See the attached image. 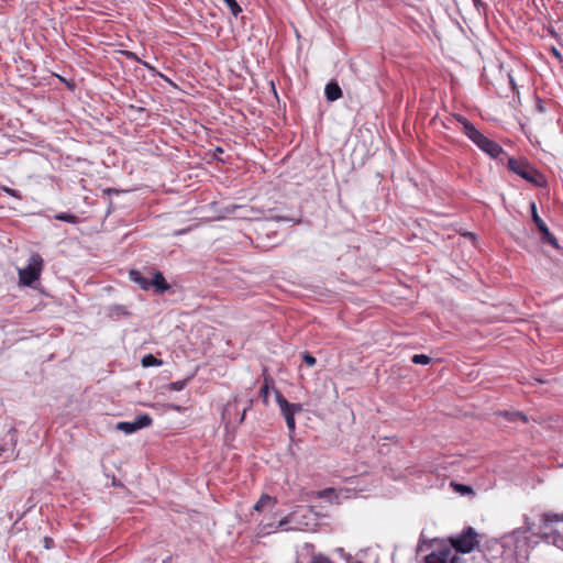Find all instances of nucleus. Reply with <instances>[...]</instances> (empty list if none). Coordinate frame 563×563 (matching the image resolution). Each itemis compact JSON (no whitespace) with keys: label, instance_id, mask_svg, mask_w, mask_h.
<instances>
[{"label":"nucleus","instance_id":"obj_14","mask_svg":"<svg viewBox=\"0 0 563 563\" xmlns=\"http://www.w3.org/2000/svg\"><path fill=\"white\" fill-rule=\"evenodd\" d=\"M238 402H239V397H238V396H235V397L233 398V402H229V404L224 407L223 412H222V419H223V420H227V423H229V422H230L231 417H232V415H233V411H235V410H236V404H238Z\"/></svg>","mask_w":563,"mask_h":563},{"label":"nucleus","instance_id":"obj_37","mask_svg":"<svg viewBox=\"0 0 563 563\" xmlns=\"http://www.w3.org/2000/svg\"><path fill=\"white\" fill-rule=\"evenodd\" d=\"M172 409L176 410V411H183V407L178 406V405H170L169 406Z\"/></svg>","mask_w":563,"mask_h":563},{"label":"nucleus","instance_id":"obj_7","mask_svg":"<svg viewBox=\"0 0 563 563\" xmlns=\"http://www.w3.org/2000/svg\"><path fill=\"white\" fill-rule=\"evenodd\" d=\"M531 208H532V220L536 223L539 232L541 233L542 242L548 243V244L554 246L555 249H559L558 241H556L555 236L550 232V230L547 227V224L544 223V221L537 213L536 205L532 203Z\"/></svg>","mask_w":563,"mask_h":563},{"label":"nucleus","instance_id":"obj_16","mask_svg":"<svg viewBox=\"0 0 563 563\" xmlns=\"http://www.w3.org/2000/svg\"><path fill=\"white\" fill-rule=\"evenodd\" d=\"M134 422H135V426L137 428V430H141L143 428H146V427H150L153 422V419L150 415L147 413H142V415H139L135 419H134Z\"/></svg>","mask_w":563,"mask_h":563},{"label":"nucleus","instance_id":"obj_34","mask_svg":"<svg viewBox=\"0 0 563 563\" xmlns=\"http://www.w3.org/2000/svg\"><path fill=\"white\" fill-rule=\"evenodd\" d=\"M552 54L559 59L562 58L561 53L555 47L552 48Z\"/></svg>","mask_w":563,"mask_h":563},{"label":"nucleus","instance_id":"obj_22","mask_svg":"<svg viewBox=\"0 0 563 563\" xmlns=\"http://www.w3.org/2000/svg\"><path fill=\"white\" fill-rule=\"evenodd\" d=\"M223 1L234 16H238L242 12V9H241L240 4L236 2V0H223Z\"/></svg>","mask_w":563,"mask_h":563},{"label":"nucleus","instance_id":"obj_17","mask_svg":"<svg viewBox=\"0 0 563 563\" xmlns=\"http://www.w3.org/2000/svg\"><path fill=\"white\" fill-rule=\"evenodd\" d=\"M143 367H152V366H161L163 361L154 356L153 354H147L142 357L141 361Z\"/></svg>","mask_w":563,"mask_h":563},{"label":"nucleus","instance_id":"obj_29","mask_svg":"<svg viewBox=\"0 0 563 563\" xmlns=\"http://www.w3.org/2000/svg\"><path fill=\"white\" fill-rule=\"evenodd\" d=\"M290 522V518L289 516L283 518L282 520H279L278 525L276 526L275 530L274 531H277V530H288V525Z\"/></svg>","mask_w":563,"mask_h":563},{"label":"nucleus","instance_id":"obj_5","mask_svg":"<svg viewBox=\"0 0 563 563\" xmlns=\"http://www.w3.org/2000/svg\"><path fill=\"white\" fill-rule=\"evenodd\" d=\"M43 268V258L34 253L30 256L29 263L24 268L19 269L20 282L25 286H32L41 275Z\"/></svg>","mask_w":563,"mask_h":563},{"label":"nucleus","instance_id":"obj_21","mask_svg":"<svg viewBox=\"0 0 563 563\" xmlns=\"http://www.w3.org/2000/svg\"><path fill=\"white\" fill-rule=\"evenodd\" d=\"M309 563H334L329 556L322 553H312Z\"/></svg>","mask_w":563,"mask_h":563},{"label":"nucleus","instance_id":"obj_33","mask_svg":"<svg viewBox=\"0 0 563 563\" xmlns=\"http://www.w3.org/2000/svg\"><path fill=\"white\" fill-rule=\"evenodd\" d=\"M9 434H11V441H12L13 445H15L16 440L14 439V437H15V434H16V429L11 428V429L9 430Z\"/></svg>","mask_w":563,"mask_h":563},{"label":"nucleus","instance_id":"obj_6","mask_svg":"<svg viewBox=\"0 0 563 563\" xmlns=\"http://www.w3.org/2000/svg\"><path fill=\"white\" fill-rule=\"evenodd\" d=\"M424 563H460V556L449 547H441L424 558Z\"/></svg>","mask_w":563,"mask_h":563},{"label":"nucleus","instance_id":"obj_36","mask_svg":"<svg viewBox=\"0 0 563 563\" xmlns=\"http://www.w3.org/2000/svg\"><path fill=\"white\" fill-rule=\"evenodd\" d=\"M473 1L477 9H479L481 7H485V4L481 0H473Z\"/></svg>","mask_w":563,"mask_h":563},{"label":"nucleus","instance_id":"obj_30","mask_svg":"<svg viewBox=\"0 0 563 563\" xmlns=\"http://www.w3.org/2000/svg\"><path fill=\"white\" fill-rule=\"evenodd\" d=\"M43 544H44V548H45L46 550H51V549H53V548H54L55 542H54L53 538H51V537H44V539H43Z\"/></svg>","mask_w":563,"mask_h":563},{"label":"nucleus","instance_id":"obj_24","mask_svg":"<svg viewBox=\"0 0 563 563\" xmlns=\"http://www.w3.org/2000/svg\"><path fill=\"white\" fill-rule=\"evenodd\" d=\"M543 539H544L547 542H550V539H552V540H551V542H552L554 545L559 547V548H561V547L563 545V537H562L560 533H558V534H555V536H553V537H552L551 534H549V533H545V534L543 536Z\"/></svg>","mask_w":563,"mask_h":563},{"label":"nucleus","instance_id":"obj_13","mask_svg":"<svg viewBox=\"0 0 563 563\" xmlns=\"http://www.w3.org/2000/svg\"><path fill=\"white\" fill-rule=\"evenodd\" d=\"M271 388H274V380H273L272 377L265 376L264 377V383H263V385L261 387V390H260L264 404L268 402L269 389Z\"/></svg>","mask_w":563,"mask_h":563},{"label":"nucleus","instance_id":"obj_25","mask_svg":"<svg viewBox=\"0 0 563 563\" xmlns=\"http://www.w3.org/2000/svg\"><path fill=\"white\" fill-rule=\"evenodd\" d=\"M411 362L415 364L427 365L431 362V357L426 354H415L411 357Z\"/></svg>","mask_w":563,"mask_h":563},{"label":"nucleus","instance_id":"obj_11","mask_svg":"<svg viewBox=\"0 0 563 563\" xmlns=\"http://www.w3.org/2000/svg\"><path fill=\"white\" fill-rule=\"evenodd\" d=\"M277 504V499L268 494H263L260 499L255 503L253 509L255 511H263L265 508H273Z\"/></svg>","mask_w":563,"mask_h":563},{"label":"nucleus","instance_id":"obj_12","mask_svg":"<svg viewBox=\"0 0 563 563\" xmlns=\"http://www.w3.org/2000/svg\"><path fill=\"white\" fill-rule=\"evenodd\" d=\"M130 279L137 284L143 290H148L152 287L151 278L143 276L139 271H130Z\"/></svg>","mask_w":563,"mask_h":563},{"label":"nucleus","instance_id":"obj_39","mask_svg":"<svg viewBox=\"0 0 563 563\" xmlns=\"http://www.w3.org/2000/svg\"><path fill=\"white\" fill-rule=\"evenodd\" d=\"M216 154H222L224 151L221 147H216Z\"/></svg>","mask_w":563,"mask_h":563},{"label":"nucleus","instance_id":"obj_27","mask_svg":"<svg viewBox=\"0 0 563 563\" xmlns=\"http://www.w3.org/2000/svg\"><path fill=\"white\" fill-rule=\"evenodd\" d=\"M302 361L310 367L314 366L317 363L316 357L308 352L302 354Z\"/></svg>","mask_w":563,"mask_h":563},{"label":"nucleus","instance_id":"obj_1","mask_svg":"<svg viewBox=\"0 0 563 563\" xmlns=\"http://www.w3.org/2000/svg\"><path fill=\"white\" fill-rule=\"evenodd\" d=\"M495 162L500 165H506L511 173L520 176L533 185L542 186L545 183L543 175L538 169H536L526 158H516L509 156L504 152L501 146L496 143Z\"/></svg>","mask_w":563,"mask_h":563},{"label":"nucleus","instance_id":"obj_20","mask_svg":"<svg viewBox=\"0 0 563 563\" xmlns=\"http://www.w3.org/2000/svg\"><path fill=\"white\" fill-rule=\"evenodd\" d=\"M451 486L453 487L454 492H456L461 495L473 494V488L468 485L452 482Z\"/></svg>","mask_w":563,"mask_h":563},{"label":"nucleus","instance_id":"obj_18","mask_svg":"<svg viewBox=\"0 0 563 563\" xmlns=\"http://www.w3.org/2000/svg\"><path fill=\"white\" fill-rule=\"evenodd\" d=\"M117 429L123 431L126 434H131L137 431L134 420L133 421H122L117 424Z\"/></svg>","mask_w":563,"mask_h":563},{"label":"nucleus","instance_id":"obj_38","mask_svg":"<svg viewBox=\"0 0 563 563\" xmlns=\"http://www.w3.org/2000/svg\"><path fill=\"white\" fill-rule=\"evenodd\" d=\"M8 451L5 446L0 445V457L4 455V453Z\"/></svg>","mask_w":563,"mask_h":563},{"label":"nucleus","instance_id":"obj_3","mask_svg":"<svg viewBox=\"0 0 563 563\" xmlns=\"http://www.w3.org/2000/svg\"><path fill=\"white\" fill-rule=\"evenodd\" d=\"M457 121L463 125V131L467 137L483 152L493 157V141L479 132L467 119L457 117Z\"/></svg>","mask_w":563,"mask_h":563},{"label":"nucleus","instance_id":"obj_23","mask_svg":"<svg viewBox=\"0 0 563 563\" xmlns=\"http://www.w3.org/2000/svg\"><path fill=\"white\" fill-rule=\"evenodd\" d=\"M542 520H543V522L545 525L552 523V522L563 521V514L562 515H558V514H543L542 515Z\"/></svg>","mask_w":563,"mask_h":563},{"label":"nucleus","instance_id":"obj_4","mask_svg":"<svg viewBox=\"0 0 563 563\" xmlns=\"http://www.w3.org/2000/svg\"><path fill=\"white\" fill-rule=\"evenodd\" d=\"M478 534L472 527H467L460 534L450 539L454 553H470L478 544Z\"/></svg>","mask_w":563,"mask_h":563},{"label":"nucleus","instance_id":"obj_28","mask_svg":"<svg viewBox=\"0 0 563 563\" xmlns=\"http://www.w3.org/2000/svg\"><path fill=\"white\" fill-rule=\"evenodd\" d=\"M253 399L247 400V405L243 408L242 413L240 415L239 424H242L245 420L246 412L252 408Z\"/></svg>","mask_w":563,"mask_h":563},{"label":"nucleus","instance_id":"obj_31","mask_svg":"<svg viewBox=\"0 0 563 563\" xmlns=\"http://www.w3.org/2000/svg\"><path fill=\"white\" fill-rule=\"evenodd\" d=\"M334 494V489L333 488H325L323 489L322 492L319 493V496L322 497V498H327L331 495Z\"/></svg>","mask_w":563,"mask_h":563},{"label":"nucleus","instance_id":"obj_8","mask_svg":"<svg viewBox=\"0 0 563 563\" xmlns=\"http://www.w3.org/2000/svg\"><path fill=\"white\" fill-rule=\"evenodd\" d=\"M151 284L157 294H164L170 288V285L166 282L164 275L158 271L152 274Z\"/></svg>","mask_w":563,"mask_h":563},{"label":"nucleus","instance_id":"obj_9","mask_svg":"<svg viewBox=\"0 0 563 563\" xmlns=\"http://www.w3.org/2000/svg\"><path fill=\"white\" fill-rule=\"evenodd\" d=\"M499 76V80L503 81L504 84H507L508 89L512 92V101L515 102L517 99H519V97L517 96V85L515 82L512 75L509 71L504 73V66L500 65Z\"/></svg>","mask_w":563,"mask_h":563},{"label":"nucleus","instance_id":"obj_35","mask_svg":"<svg viewBox=\"0 0 563 563\" xmlns=\"http://www.w3.org/2000/svg\"><path fill=\"white\" fill-rule=\"evenodd\" d=\"M532 527L533 525H531L528 520V518H526V527H525V530L526 531H531L532 530Z\"/></svg>","mask_w":563,"mask_h":563},{"label":"nucleus","instance_id":"obj_2","mask_svg":"<svg viewBox=\"0 0 563 563\" xmlns=\"http://www.w3.org/2000/svg\"><path fill=\"white\" fill-rule=\"evenodd\" d=\"M274 391L276 402L279 406L280 412L285 418L289 434L291 435L292 433H295L296 430L295 415L302 410V405L289 402L278 389L274 388Z\"/></svg>","mask_w":563,"mask_h":563},{"label":"nucleus","instance_id":"obj_26","mask_svg":"<svg viewBox=\"0 0 563 563\" xmlns=\"http://www.w3.org/2000/svg\"><path fill=\"white\" fill-rule=\"evenodd\" d=\"M189 379L190 378L188 377L186 379L173 382V383L169 384V389L174 390V391H180V390H183L187 386Z\"/></svg>","mask_w":563,"mask_h":563},{"label":"nucleus","instance_id":"obj_10","mask_svg":"<svg viewBox=\"0 0 563 563\" xmlns=\"http://www.w3.org/2000/svg\"><path fill=\"white\" fill-rule=\"evenodd\" d=\"M324 95L328 101L333 102L342 97V89L336 81L332 80L325 85Z\"/></svg>","mask_w":563,"mask_h":563},{"label":"nucleus","instance_id":"obj_32","mask_svg":"<svg viewBox=\"0 0 563 563\" xmlns=\"http://www.w3.org/2000/svg\"><path fill=\"white\" fill-rule=\"evenodd\" d=\"M4 191H5L7 194H9L10 196H12V197L21 198V196H20L19 191H18V190H15V189L4 188Z\"/></svg>","mask_w":563,"mask_h":563},{"label":"nucleus","instance_id":"obj_40","mask_svg":"<svg viewBox=\"0 0 563 563\" xmlns=\"http://www.w3.org/2000/svg\"><path fill=\"white\" fill-rule=\"evenodd\" d=\"M307 548H313V544H306Z\"/></svg>","mask_w":563,"mask_h":563},{"label":"nucleus","instance_id":"obj_19","mask_svg":"<svg viewBox=\"0 0 563 563\" xmlns=\"http://www.w3.org/2000/svg\"><path fill=\"white\" fill-rule=\"evenodd\" d=\"M54 218L58 221H64V222L73 223V224L79 222V218L76 214L67 213V212H59V213L55 214Z\"/></svg>","mask_w":563,"mask_h":563},{"label":"nucleus","instance_id":"obj_15","mask_svg":"<svg viewBox=\"0 0 563 563\" xmlns=\"http://www.w3.org/2000/svg\"><path fill=\"white\" fill-rule=\"evenodd\" d=\"M495 416H500V417H504L511 421H516V420H521L522 422L527 421L526 416L519 411H515V412L498 411V412H495Z\"/></svg>","mask_w":563,"mask_h":563}]
</instances>
